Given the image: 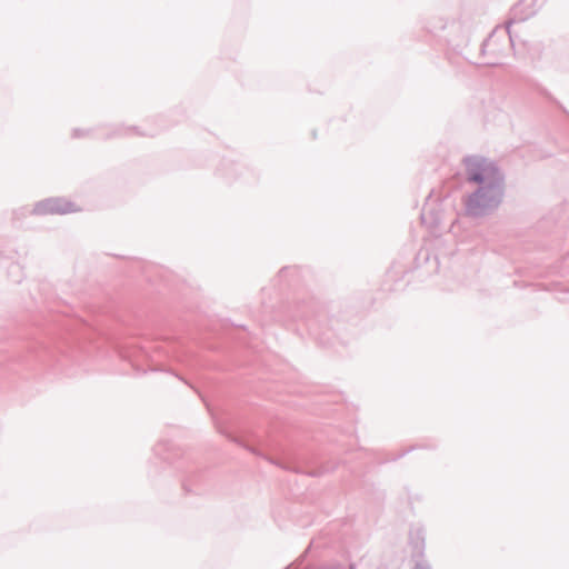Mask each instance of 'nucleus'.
<instances>
[{
	"instance_id": "obj_1",
	"label": "nucleus",
	"mask_w": 569,
	"mask_h": 569,
	"mask_svg": "<svg viewBox=\"0 0 569 569\" xmlns=\"http://www.w3.org/2000/svg\"><path fill=\"white\" fill-rule=\"evenodd\" d=\"M468 172L470 180L475 182L492 180L496 176V169L491 164L476 161L468 163Z\"/></svg>"
}]
</instances>
